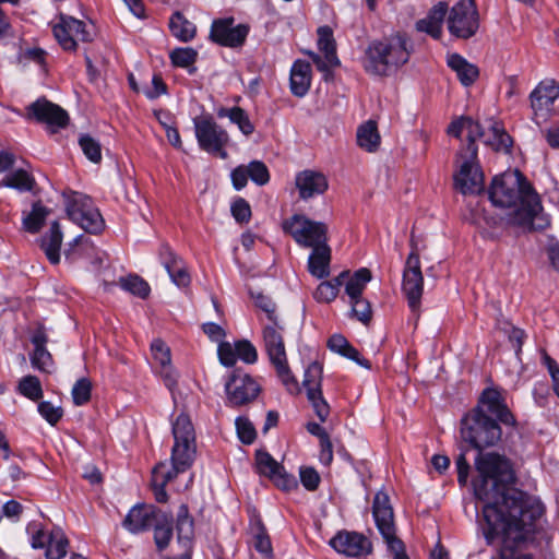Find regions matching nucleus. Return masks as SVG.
<instances>
[{
  "label": "nucleus",
  "mask_w": 559,
  "mask_h": 559,
  "mask_svg": "<svg viewBox=\"0 0 559 559\" xmlns=\"http://www.w3.org/2000/svg\"><path fill=\"white\" fill-rule=\"evenodd\" d=\"M322 367L318 362L310 364L306 371L302 384L308 392L309 389L321 390Z\"/></svg>",
  "instance_id": "55"
},
{
  "label": "nucleus",
  "mask_w": 559,
  "mask_h": 559,
  "mask_svg": "<svg viewBox=\"0 0 559 559\" xmlns=\"http://www.w3.org/2000/svg\"><path fill=\"white\" fill-rule=\"evenodd\" d=\"M357 144L367 152H374L380 144V135L377 123L369 120L357 130Z\"/></svg>",
  "instance_id": "39"
},
{
  "label": "nucleus",
  "mask_w": 559,
  "mask_h": 559,
  "mask_svg": "<svg viewBox=\"0 0 559 559\" xmlns=\"http://www.w3.org/2000/svg\"><path fill=\"white\" fill-rule=\"evenodd\" d=\"M531 106L536 123L547 120L555 100L559 97V84L555 81H543L531 93Z\"/></svg>",
  "instance_id": "18"
},
{
  "label": "nucleus",
  "mask_w": 559,
  "mask_h": 559,
  "mask_svg": "<svg viewBox=\"0 0 559 559\" xmlns=\"http://www.w3.org/2000/svg\"><path fill=\"white\" fill-rule=\"evenodd\" d=\"M79 144L84 155L93 163L97 164L102 160V147L98 141L88 134L80 138Z\"/></svg>",
  "instance_id": "50"
},
{
  "label": "nucleus",
  "mask_w": 559,
  "mask_h": 559,
  "mask_svg": "<svg viewBox=\"0 0 559 559\" xmlns=\"http://www.w3.org/2000/svg\"><path fill=\"white\" fill-rule=\"evenodd\" d=\"M282 332L283 328L278 325L277 321L265 324L262 332L264 348L271 364L276 370L277 377L281 379L287 391L290 393H297L299 392V386L287 364Z\"/></svg>",
  "instance_id": "5"
},
{
  "label": "nucleus",
  "mask_w": 559,
  "mask_h": 559,
  "mask_svg": "<svg viewBox=\"0 0 559 559\" xmlns=\"http://www.w3.org/2000/svg\"><path fill=\"white\" fill-rule=\"evenodd\" d=\"M348 271H343L331 281L321 282L313 293V297L319 302H332L338 295L340 287L344 284Z\"/></svg>",
  "instance_id": "37"
},
{
  "label": "nucleus",
  "mask_w": 559,
  "mask_h": 559,
  "mask_svg": "<svg viewBox=\"0 0 559 559\" xmlns=\"http://www.w3.org/2000/svg\"><path fill=\"white\" fill-rule=\"evenodd\" d=\"M448 133L455 138H460L462 134H465L468 140L466 147L468 145L476 146V140L484 141L487 136L484 127L469 117H462L453 121L448 128Z\"/></svg>",
  "instance_id": "28"
},
{
  "label": "nucleus",
  "mask_w": 559,
  "mask_h": 559,
  "mask_svg": "<svg viewBox=\"0 0 559 559\" xmlns=\"http://www.w3.org/2000/svg\"><path fill=\"white\" fill-rule=\"evenodd\" d=\"M411 245L413 250L405 263L402 290L407 299V304L412 312L418 313L423 295L424 277L420 270L419 253L415 243L414 235L412 236Z\"/></svg>",
  "instance_id": "11"
},
{
  "label": "nucleus",
  "mask_w": 559,
  "mask_h": 559,
  "mask_svg": "<svg viewBox=\"0 0 559 559\" xmlns=\"http://www.w3.org/2000/svg\"><path fill=\"white\" fill-rule=\"evenodd\" d=\"M193 124L198 144L205 152L221 150L229 141L228 133L212 117H197Z\"/></svg>",
  "instance_id": "16"
},
{
  "label": "nucleus",
  "mask_w": 559,
  "mask_h": 559,
  "mask_svg": "<svg viewBox=\"0 0 559 559\" xmlns=\"http://www.w3.org/2000/svg\"><path fill=\"white\" fill-rule=\"evenodd\" d=\"M92 384L87 378L79 379L72 388V399L75 405H84L91 399Z\"/></svg>",
  "instance_id": "52"
},
{
  "label": "nucleus",
  "mask_w": 559,
  "mask_h": 559,
  "mask_svg": "<svg viewBox=\"0 0 559 559\" xmlns=\"http://www.w3.org/2000/svg\"><path fill=\"white\" fill-rule=\"evenodd\" d=\"M63 234L57 221L52 222L49 230L40 239V248L52 264L60 262V248Z\"/></svg>",
  "instance_id": "31"
},
{
  "label": "nucleus",
  "mask_w": 559,
  "mask_h": 559,
  "mask_svg": "<svg viewBox=\"0 0 559 559\" xmlns=\"http://www.w3.org/2000/svg\"><path fill=\"white\" fill-rule=\"evenodd\" d=\"M330 545L338 554L347 557L362 556L371 550L370 542L362 534L348 531L338 532L331 538Z\"/></svg>",
  "instance_id": "20"
},
{
  "label": "nucleus",
  "mask_w": 559,
  "mask_h": 559,
  "mask_svg": "<svg viewBox=\"0 0 559 559\" xmlns=\"http://www.w3.org/2000/svg\"><path fill=\"white\" fill-rule=\"evenodd\" d=\"M489 199L496 206L511 209L508 219L513 225L528 230L543 229L548 225L537 193L519 170L496 176Z\"/></svg>",
  "instance_id": "2"
},
{
  "label": "nucleus",
  "mask_w": 559,
  "mask_h": 559,
  "mask_svg": "<svg viewBox=\"0 0 559 559\" xmlns=\"http://www.w3.org/2000/svg\"><path fill=\"white\" fill-rule=\"evenodd\" d=\"M174 445L170 461L176 471L191 467L195 455V431L190 417L181 413L173 423Z\"/></svg>",
  "instance_id": "7"
},
{
  "label": "nucleus",
  "mask_w": 559,
  "mask_h": 559,
  "mask_svg": "<svg viewBox=\"0 0 559 559\" xmlns=\"http://www.w3.org/2000/svg\"><path fill=\"white\" fill-rule=\"evenodd\" d=\"M233 186L236 190H241L248 182V169L246 165L236 167L230 174Z\"/></svg>",
  "instance_id": "64"
},
{
  "label": "nucleus",
  "mask_w": 559,
  "mask_h": 559,
  "mask_svg": "<svg viewBox=\"0 0 559 559\" xmlns=\"http://www.w3.org/2000/svg\"><path fill=\"white\" fill-rule=\"evenodd\" d=\"M409 55L407 38L396 34L369 43L361 63L370 75L389 76L408 61Z\"/></svg>",
  "instance_id": "3"
},
{
  "label": "nucleus",
  "mask_w": 559,
  "mask_h": 559,
  "mask_svg": "<svg viewBox=\"0 0 559 559\" xmlns=\"http://www.w3.org/2000/svg\"><path fill=\"white\" fill-rule=\"evenodd\" d=\"M501 436L502 430L498 421L485 414L483 408H475L462 418V439L479 451L495 447Z\"/></svg>",
  "instance_id": "4"
},
{
  "label": "nucleus",
  "mask_w": 559,
  "mask_h": 559,
  "mask_svg": "<svg viewBox=\"0 0 559 559\" xmlns=\"http://www.w3.org/2000/svg\"><path fill=\"white\" fill-rule=\"evenodd\" d=\"M307 397L311 403L313 411L316 415L319 417V419L321 421H325L330 414V407L322 395V391L318 390L317 388L309 389Z\"/></svg>",
  "instance_id": "49"
},
{
  "label": "nucleus",
  "mask_w": 559,
  "mask_h": 559,
  "mask_svg": "<svg viewBox=\"0 0 559 559\" xmlns=\"http://www.w3.org/2000/svg\"><path fill=\"white\" fill-rule=\"evenodd\" d=\"M169 58L174 66L188 68L197 61L198 51L191 47H179L169 53Z\"/></svg>",
  "instance_id": "47"
},
{
  "label": "nucleus",
  "mask_w": 559,
  "mask_h": 559,
  "mask_svg": "<svg viewBox=\"0 0 559 559\" xmlns=\"http://www.w3.org/2000/svg\"><path fill=\"white\" fill-rule=\"evenodd\" d=\"M331 248L328 243L316 246L308 258V271L317 278L330 275Z\"/></svg>",
  "instance_id": "30"
},
{
  "label": "nucleus",
  "mask_w": 559,
  "mask_h": 559,
  "mask_svg": "<svg viewBox=\"0 0 559 559\" xmlns=\"http://www.w3.org/2000/svg\"><path fill=\"white\" fill-rule=\"evenodd\" d=\"M349 304L352 306V313L358 321H360L364 324H367L371 320V305L367 299L359 297L350 299Z\"/></svg>",
  "instance_id": "51"
},
{
  "label": "nucleus",
  "mask_w": 559,
  "mask_h": 559,
  "mask_svg": "<svg viewBox=\"0 0 559 559\" xmlns=\"http://www.w3.org/2000/svg\"><path fill=\"white\" fill-rule=\"evenodd\" d=\"M237 359H241L247 364H253L258 359L255 347L246 340L236 342Z\"/></svg>",
  "instance_id": "58"
},
{
  "label": "nucleus",
  "mask_w": 559,
  "mask_h": 559,
  "mask_svg": "<svg viewBox=\"0 0 559 559\" xmlns=\"http://www.w3.org/2000/svg\"><path fill=\"white\" fill-rule=\"evenodd\" d=\"M449 32L459 38H469L478 29V13L474 0H461L451 10Z\"/></svg>",
  "instance_id": "13"
},
{
  "label": "nucleus",
  "mask_w": 559,
  "mask_h": 559,
  "mask_svg": "<svg viewBox=\"0 0 559 559\" xmlns=\"http://www.w3.org/2000/svg\"><path fill=\"white\" fill-rule=\"evenodd\" d=\"M227 405L239 407L257 399L261 385L248 373L235 370L225 384Z\"/></svg>",
  "instance_id": "14"
},
{
  "label": "nucleus",
  "mask_w": 559,
  "mask_h": 559,
  "mask_svg": "<svg viewBox=\"0 0 559 559\" xmlns=\"http://www.w3.org/2000/svg\"><path fill=\"white\" fill-rule=\"evenodd\" d=\"M473 479L475 498L483 503L479 521L488 545L500 559H512L544 514L539 498L511 487L514 472L510 462L496 453H478Z\"/></svg>",
  "instance_id": "1"
},
{
  "label": "nucleus",
  "mask_w": 559,
  "mask_h": 559,
  "mask_svg": "<svg viewBox=\"0 0 559 559\" xmlns=\"http://www.w3.org/2000/svg\"><path fill=\"white\" fill-rule=\"evenodd\" d=\"M28 117L45 123L50 132H57L69 123V116L60 106L45 99H37L27 107Z\"/></svg>",
  "instance_id": "17"
},
{
  "label": "nucleus",
  "mask_w": 559,
  "mask_h": 559,
  "mask_svg": "<svg viewBox=\"0 0 559 559\" xmlns=\"http://www.w3.org/2000/svg\"><path fill=\"white\" fill-rule=\"evenodd\" d=\"M52 33L62 49L74 51L78 41L90 43L95 36L92 23H85L70 15L60 14L59 21L52 25Z\"/></svg>",
  "instance_id": "10"
},
{
  "label": "nucleus",
  "mask_w": 559,
  "mask_h": 559,
  "mask_svg": "<svg viewBox=\"0 0 559 559\" xmlns=\"http://www.w3.org/2000/svg\"><path fill=\"white\" fill-rule=\"evenodd\" d=\"M20 393L32 401H37L43 396L40 381L35 376H26L19 383Z\"/></svg>",
  "instance_id": "48"
},
{
  "label": "nucleus",
  "mask_w": 559,
  "mask_h": 559,
  "mask_svg": "<svg viewBox=\"0 0 559 559\" xmlns=\"http://www.w3.org/2000/svg\"><path fill=\"white\" fill-rule=\"evenodd\" d=\"M119 285L123 290H127L140 298H146L150 294L148 284L138 275L121 277L119 280Z\"/></svg>",
  "instance_id": "45"
},
{
  "label": "nucleus",
  "mask_w": 559,
  "mask_h": 559,
  "mask_svg": "<svg viewBox=\"0 0 559 559\" xmlns=\"http://www.w3.org/2000/svg\"><path fill=\"white\" fill-rule=\"evenodd\" d=\"M176 530L178 542L181 543L183 547H189L194 534V527L193 520L189 515L186 504H181L178 509Z\"/></svg>",
  "instance_id": "38"
},
{
  "label": "nucleus",
  "mask_w": 559,
  "mask_h": 559,
  "mask_svg": "<svg viewBox=\"0 0 559 559\" xmlns=\"http://www.w3.org/2000/svg\"><path fill=\"white\" fill-rule=\"evenodd\" d=\"M477 146L468 145L460 153V166L454 175V185L463 194H477L484 190V174L477 162Z\"/></svg>",
  "instance_id": "9"
},
{
  "label": "nucleus",
  "mask_w": 559,
  "mask_h": 559,
  "mask_svg": "<svg viewBox=\"0 0 559 559\" xmlns=\"http://www.w3.org/2000/svg\"><path fill=\"white\" fill-rule=\"evenodd\" d=\"M145 96L150 99H155L166 93V84L163 82L160 75L155 74L152 79L151 87L143 91Z\"/></svg>",
  "instance_id": "63"
},
{
  "label": "nucleus",
  "mask_w": 559,
  "mask_h": 559,
  "mask_svg": "<svg viewBox=\"0 0 559 559\" xmlns=\"http://www.w3.org/2000/svg\"><path fill=\"white\" fill-rule=\"evenodd\" d=\"M486 135L484 140L485 144L497 152H509L512 145V139L498 123H491Z\"/></svg>",
  "instance_id": "40"
},
{
  "label": "nucleus",
  "mask_w": 559,
  "mask_h": 559,
  "mask_svg": "<svg viewBox=\"0 0 559 559\" xmlns=\"http://www.w3.org/2000/svg\"><path fill=\"white\" fill-rule=\"evenodd\" d=\"M33 185L34 179L23 169L9 174L0 181V187L14 188L20 191H29L33 189Z\"/></svg>",
  "instance_id": "44"
},
{
  "label": "nucleus",
  "mask_w": 559,
  "mask_h": 559,
  "mask_svg": "<svg viewBox=\"0 0 559 559\" xmlns=\"http://www.w3.org/2000/svg\"><path fill=\"white\" fill-rule=\"evenodd\" d=\"M328 347L332 352L357 362L359 366L370 368V362L361 358L359 352L342 334H333L328 341Z\"/></svg>",
  "instance_id": "33"
},
{
  "label": "nucleus",
  "mask_w": 559,
  "mask_h": 559,
  "mask_svg": "<svg viewBox=\"0 0 559 559\" xmlns=\"http://www.w3.org/2000/svg\"><path fill=\"white\" fill-rule=\"evenodd\" d=\"M289 85L293 95L304 97L311 85V66L304 60H296L290 69Z\"/></svg>",
  "instance_id": "29"
},
{
  "label": "nucleus",
  "mask_w": 559,
  "mask_h": 559,
  "mask_svg": "<svg viewBox=\"0 0 559 559\" xmlns=\"http://www.w3.org/2000/svg\"><path fill=\"white\" fill-rule=\"evenodd\" d=\"M67 214L87 233L97 234L104 228V219L87 195L74 192L68 200Z\"/></svg>",
  "instance_id": "12"
},
{
  "label": "nucleus",
  "mask_w": 559,
  "mask_h": 559,
  "mask_svg": "<svg viewBox=\"0 0 559 559\" xmlns=\"http://www.w3.org/2000/svg\"><path fill=\"white\" fill-rule=\"evenodd\" d=\"M169 29L171 35L182 43L191 41L197 34V26L179 11L170 16Z\"/></svg>",
  "instance_id": "35"
},
{
  "label": "nucleus",
  "mask_w": 559,
  "mask_h": 559,
  "mask_svg": "<svg viewBox=\"0 0 559 559\" xmlns=\"http://www.w3.org/2000/svg\"><path fill=\"white\" fill-rule=\"evenodd\" d=\"M372 275L369 269L361 267L354 272L353 275L345 277V293L348 296L349 300L362 297V293L367 286V284L371 281Z\"/></svg>",
  "instance_id": "36"
},
{
  "label": "nucleus",
  "mask_w": 559,
  "mask_h": 559,
  "mask_svg": "<svg viewBox=\"0 0 559 559\" xmlns=\"http://www.w3.org/2000/svg\"><path fill=\"white\" fill-rule=\"evenodd\" d=\"M255 461L259 473L270 478H275L277 476L283 477V486L285 489H288L294 485V478L284 477L282 475L283 467L267 452L258 451L255 454Z\"/></svg>",
  "instance_id": "34"
},
{
  "label": "nucleus",
  "mask_w": 559,
  "mask_h": 559,
  "mask_svg": "<svg viewBox=\"0 0 559 559\" xmlns=\"http://www.w3.org/2000/svg\"><path fill=\"white\" fill-rule=\"evenodd\" d=\"M230 121L238 126L239 130L245 135H250L254 131V127L251 123L247 112L240 107H234V111L230 117Z\"/></svg>",
  "instance_id": "56"
},
{
  "label": "nucleus",
  "mask_w": 559,
  "mask_h": 559,
  "mask_svg": "<svg viewBox=\"0 0 559 559\" xmlns=\"http://www.w3.org/2000/svg\"><path fill=\"white\" fill-rule=\"evenodd\" d=\"M237 435L242 443L250 444L257 437L252 423L243 416H239L235 421Z\"/></svg>",
  "instance_id": "54"
},
{
  "label": "nucleus",
  "mask_w": 559,
  "mask_h": 559,
  "mask_svg": "<svg viewBox=\"0 0 559 559\" xmlns=\"http://www.w3.org/2000/svg\"><path fill=\"white\" fill-rule=\"evenodd\" d=\"M372 514L378 531L388 545L394 559H409L403 542L396 537L394 513L390 498L384 491H378L373 499Z\"/></svg>",
  "instance_id": "6"
},
{
  "label": "nucleus",
  "mask_w": 559,
  "mask_h": 559,
  "mask_svg": "<svg viewBox=\"0 0 559 559\" xmlns=\"http://www.w3.org/2000/svg\"><path fill=\"white\" fill-rule=\"evenodd\" d=\"M153 525L155 544L159 550H163L168 546L173 536L170 520L160 512Z\"/></svg>",
  "instance_id": "43"
},
{
  "label": "nucleus",
  "mask_w": 559,
  "mask_h": 559,
  "mask_svg": "<svg viewBox=\"0 0 559 559\" xmlns=\"http://www.w3.org/2000/svg\"><path fill=\"white\" fill-rule=\"evenodd\" d=\"M151 352L155 364L159 367V374L169 391H174L177 385V372L171 366V355L169 347L159 338L151 344Z\"/></svg>",
  "instance_id": "21"
},
{
  "label": "nucleus",
  "mask_w": 559,
  "mask_h": 559,
  "mask_svg": "<svg viewBox=\"0 0 559 559\" xmlns=\"http://www.w3.org/2000/svg\"><path fill=\"white\" fill-rule=\"evenodd\" d=\"M31 342L34 350L31 355L32 366L40 371L49 372L53 366L51 354L47 350L48 336L43 326H38L32 334Z\"/></svg>",
  "instance_id": "25"
},
{
  "label": "nucleus",
  "mask_w": 559,
  "mask_h": 559,
  "mask_svg": "<svg viewBox=\"0 0 559 559\" xmlns=\"http://www.w3.org/2000/svg\"><path fill=\"white\" fill-rule=\"evenodd\" d=\"M185 471H176L175 465L171 463L168 465L165 462L157 464L152 472V486L156 501L166 502L167 492L165 490L166 485L171 481L178 474Z\"/></svg>",
  "instance_id": "27"
},
{
  "label": "nucleus",
  "mask_w": 559,
  "mask_h": 559,
  "mask_svg": "<svg viewBox=\"0 0 559 559\" xmlns=\"http://www.w3.org/2000/svg\"><path fill=\"white\" fill-rule=\"evenodd\" d=\"M448 66L456 73L464 86L472 85L478 78V68L457 53L448 57Z\"/></svg>",
  "instance_id": "32"
},
{
  "label": "nucleus",
  "mask_w": 559,
  "mask_h": 559,
  "mask_svg": "<svg viewBox=\"0 0 559 559\" xmlns=\"http://www.w3.org/2000/svg\"><path fill=\"white\" fill-rule=\"evenodd\" d=\"M231 214L238 223L249 222L251 217V209L249 203L245 199L238 198L231 204Z\"/></svg>",
  "instance_id": "61"
},
{
  "label": "nucleus",
  "mask_w": 559,
  "mask_h": 559,
  "mask_svg": "<svg viewBox=\"0 0 559 559\" xmlns=\"http://www.w3.org/2000/svg\"><path fill=\"white\" fill-rule=\"evenodd\" d=\"M251 297L254 299L255 306L266 313L270 322L277 321L275 314V305L270 297L263 295L262 293H251Z\"/></svg>",
  "instance_id": "60"
},
{
  "label": "nucleus",
  "mask_w": 559,
  "mask_h": 559,
  "mask_svg": "<svg viewBox=\"0 0 559 559\" xmlns=\"http://www.w3.org/2000/svg\"><path fill=\"white\" fill-rule=\"evenodd\" d=\"M49 213L50 211L41 203H34L31 212L23 216V228L31 234L38 233Z\"/></svg>",
  "instance_id": "42"
},
{
  "label": "nucleus",
  "mask_w": 559,
  "mask_h": 559,
  "mask_svg": "<svg viewBox=\"0 0 559 559\" xmlns=\"http://www.w3.org/2000/svg\"><path fill=\"white\" fill-rule=\"evenodd\" d=\"M476 408H483L485 414L489 413L495 416L497 421L506 425L513 424V416L508 409L501 392L497 389L488 388L484 390L479 405Z\"/></svg>",
  "instance_id": "22"
},
{
  "label": "nucleus",
  "mask_w": 559,
  "mask_h": 559,
  "mask_svg": "<svg viewBox=\"0 0 559 559\" xmlns=\"http://www.w3.org/2000/svg\"><path fill=\"white\" fill-rule=\"evenodd\" d=\"M159 513L153 506H134L126 515L122 525L130 533L138 534L153 526Z\"/></svg>",
  "instance_id": "23"
},
{
  "label": "nucleus",
  "mask_w": 559,
  "mask_h": 559,
  "mask_svg": "<svg viewBox=\"0 0 559 559\" xmlns=\"http://www.w3.org/2000/svg\"><path fill=\"white\" fill-rule=\"evenodd\" d=\"M218 358L222 365L231 367L237 361L236 343L221 342L217 348Z\"/></svg>",
  "instance_id": "59"
},
{
  "label": "nucleus",
  "mask_w": 559,
  "mask_h": 559,
  "mask_svg": "<svg viewBox=\"0 0 559 559\" xmlns=\"http://www.w3.org/2000/svg\"><path fill=\"white\" fill-rule=\"evenodd\" d=\"M251 531L253 537V546L257 549V551L261 552L264 556H269L272 552L271 540L260 520H257L252 524Z\"/></svg>",
  "instance_id": "46"
},
{
  "label": "nucleus",
  "mask_w": 559,
  "mask_h": 559,
  "mask_svg": "<svg viewBox=\"0 0 559 559\" xmlns=\"http://www.w3.org/2000/svg\"><path fill=\"white\" fill-rule=\"evenodd\" d=\"M38 412L50 425H56L63 415L60 406H56L48 401L38 404Z\"/></svg>",
  "instance_id": "57"
},
{
  "label": "nucleus",
  "mask_w": 559,
  "mask_h": 559,
  "mask_svg": "<svg viewBox=\"0 0 559 559\" xmlns=\"http://www.w3.org/2000/svg\"><path fill=\"white\" fill-rule=\"evenodd\" d=\"M319 49L324 53L323 57L310 53L313 63L317 69L324 74V79L328 80L331 74V69L340 66V60L336 56L335 40L333 38V32L329 26H322L318 29Z\"/></svg>",
  "instance_id": "19"
},
{
  "label": "nucleus",
  "mask_w": 559,
  "mask_h": 559,
  "mask_svg": "<svg viewBox=\"0 0 559 559\" xmlns=\"http://www.w3.org/2000/svg\"><path fill=\"white\" fill-rule=\"evenodd\" d=\"M283 229L301 247L313 248L328 243V227L322 222L295 214L283 222Z\"/></svg>",
  "instance_id": "8"
},
{
  "label": "nucleus",
  "mask_w": 559,
  "mask_h": 559,
  "mask_svg": "<svg viewBox=\"0 0 559 559\" xmlns=\"http://www.w3.org/2000/svg\"><path fill=\"white\" fill-rule=\"evenodd\" d=\"M159 259L175 285L178 287H186L189 285L190 275L188 274L182 261L168 246H163L160 248Z\"/></svg>",
  "instance_id": "26"
},
{
  "label": "nucleus",
  "mask_w": 559,
  "mask_h": 559,
  "mask_svg": "<svg viewBox=\"0 0 559 559\" xmlns=\"http://www.w3.org/2000/svg\"><path fill=\"white\" fill-rule=\"evenodd\" d=\"M295 183L302 200L323 194L329 187L328 179L323 174L309 169L298 173Z\"/></svg>",
  "instance_id": "24"
},
{
  "label": "nucleus",
  "mask_w": 559,
  "mask_h": 559,
  "mask_svg": "<svg viewBox=\"0 0 559 559\" xmlns=\"http://www.w3.org/2000/svg\"><path fill=\"white\" fill-rule=\"evenodd\" d=\"M247 24H235L234 17L216 19L212 22L210 39L224 47H241L249 34Z\"/></svg>",
  "instance_id": "15"
},
{
  "label": "nucleus",
  "mask_w": 559,
  "mask_h": 559,
  "mask_svg": "<svg viewBox=\"0 0 559 559\" xmlns=\"http://www.w3.org/2000/svg\"><path fill=\"white\" fill-rule=\"evenodd\" d=\"M68 538L61 528H55L48 538L45 556L47 559H62L68 552Z\"/></svg>",
  "instance_id": "41"
},
{
  "label": "nucleus",
  "mask_w": 559,
  "mask_h": 559,
  "mask_svg": "<svg viewBox=\"0 0 559 559\" xmlns=\"http://www.w3.org/2000/svg\"><path fill=\"white\" fill-rule=\"evenodd\" d=\"M247 166L249 178L258 186H264L270 180V174L265 164L252 160Z\"/></svg>",
  "instance_id": "53"
},
{
  "label": "nucleus",
  "mask_w": 559,
  "mask_h": 559,
  "mask_svg": "<svg viewBox=\"0 0 559 559\" xmlns=\"http://www.w3.org/2000/svg\"><path fill=\"white\" fill-rule=\"evenodd\" d=\"M300 481L302 486L312 491L316 490L320 484V476L312 467L300 468Z\"/></svg>",
  "instance_id": "62"
}]
</instances>
